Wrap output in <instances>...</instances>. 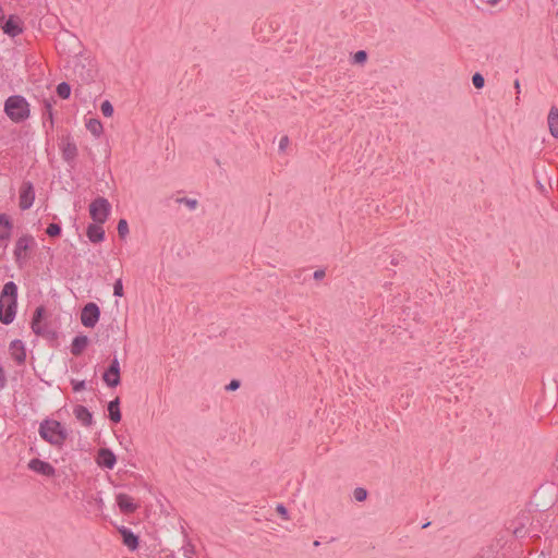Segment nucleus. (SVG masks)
<instances>
[{"label": "nucleus", "mask_w": 558, "mask_h": 558, "mask_svg": "<svg viewBox=\"0 0 558 558\" xmlns=\"http://www.w3.org/2000/svg\"><path fill=\"white\" fill-rule=\"evenodd\" d=\"M53 104L56 100L51 98H45L43 100V123L46 125V122H50V128H53Z\"/></svg>", "instance_id": "obj_20"}, {"label": "nucleus", "mask_w": 558, "mask_h": 558, "mask_svg": "<svg viewBox=\"0 0 558 558\" xmlns=\"http://www.w3.org/2000/svg\"><path fill=\"white\" fill-rule=\"evenodd\" d=\"M177 203L186 205L190 209H195L197 207V201L189 197H180L177 198Z\"/></svg>", "instance_id": "obj_32"}, {"label": "nucleus", "mask_w": 558, "mask_h": 558, "mask_svg": "<svg viewBox=\"0 0 558 558\" xmlns=\"http://www.w3.org/2000/svg\"><path fill=\"white\" fill-rule=\"evenodd\" d=\"M113 295L120 298L123 296V284L121 279L116 280L113 284Z\"/></svg>", "instance_id": "obj_35"}, {"label": "nucleus", "mask_w": 558, "mask_h": 558, "mask_svg": "<svg viewBox=\"0 0 558 558\" xmlns=\"http://www.w3.org/2000/svg\"><path fill=\"white\" fill-rule=\"evenodd\" d=\"M116 500L120 511L124 514L134 513L137 509V505L133 502V498L126 494H118Z\"/></svg>", "instance_id": "obj_14"}, {"label": "nucleus", "mask_w": 558, "mask_h": 558, "mask_svg": "<svg viewBox=\"0 0 558 558\" xmlns=\"http://www.w3.org/2000/svg\"><path fill=\"white\" fill-rule=\"evenodd\" d=\"M513 85H514V88L517 89V93L519 94V93H520V81L517 78V80L514 81V84H513Z\"/></svg>", "instance_id": "obj_41"}, {"label": "nucleus", "mask_w": 558, "mask_h": 558, "mask_svg": "<svg viewBox=\"0 0 558 558\" xmlns=\"http://www.w3.org/2000/svg\"><path fill=\"white\" fill-rule=\"evenodd\" d=\"M57 94L61 99H68L71 95V86L66 82H61L57 85Z\"/></svg>", "instance_id": "obj_26"}, {"label": "nucleus", "mask_w": 558, "mask_h": 558, "mask_svg": "<svg viewBox=\"0 0 558 558\" xmlns=\"http://www.w3.org/2000/svg\"><path fill=\"white\" fill-rule=\"evenodd\" d=\"M100 317L99 306L94 303H87L81 312V323L87 328H93L98 323Z\"/></svg>", "instance_id": "obj_7"}, {"label": "nucleus", "mask_w": 558, "mask_h": 558, "mask_svg": "<svg viewBox=\"0 0 558 558\" xmlns=\"http://www.w3.org/2000/svg\"><path fill=\"white\" fill-rule=\"evenodd\" d=\"M4 112L13 122H24L31 114L29 104L24 96L12 95L4 102Z\"/></svg>", "instance_id": "obj_3"}, {"label": "nucleus", "mask_w": 558, "mask_h": 558, "mask_svg": "<svg viewBox=\"0 0 558 558\" xmlns=\"http://www.w3.org/2000/svg\"><path fill=\"white\" fill-rule=\"evenodd\" d=\"M5 17L2 7L0 5V21H3Z\"/></svg>", "instance_id": "obj_42"}, {"label": "nucleus", "mask_w": 558, "mask_h": 558, "mask_svg": "<svg viewBox=\"0 0 558 558\" xmlns=\"http://www.w3.org/2000/svg\"><path fill=\"white\" fill-rule=\"evenodd\" d=\"M88 344V338L87 336H76L71 344V353L75 356H78L83 353V351L86 349Z\"/></svg>", "instance_id": "obj_23"}, {"label": "nucleus", "mask_w": 558, "mask_h": 558, "mask_svg": "<svg viewBox=\"0 0 558 558\" xmlns=\"http://www.w3.org/2000/svg\"><path fill=\"white\" fill-rule=\"evenodd\" d=\"M71 385L74 392L82 391L86 388L85 380L72 379Z\"/></svg>", "instance_id": "obj_34"}, {"label": "nucleus", "mask_w": 558, "mask_h": 558, "mask_svg": "<svg viewBox=\"0 0 558 558\" xmlns=\"http://www.w3.org/2000/svg\"><path fill=\"white\" fill-rule=\"evenodd\" d=\"M73 414L84 426L88 427L93 424V414L86 407L81 404L75 405Z\"/></svg>", "instance_id": "obj_19"}, {"label": "nucleus", "mask_w": 558, "mask_h": 558, "mask_svg": "<svg viewBox=\"0 0 558 558\" xmlns=\"http://www.w3.org/2000/svg\"><path fill=\"white\" fill-rule=\"evenodd\" d=\"M86 129L96 137H99L104 131L100 120L94 118L86 122Z\"/></svg>", "instance_id": "obj_24"}, {"label": "nucleus", "mask_w": 558, "mask_h": 558, "mask_svg": "<svg viewBox=\"0 0 558 558\" xmlns=\"http://www.w3.org/2000/svg\"><path fill=\"white\" fill-rule=\"evenodd\" d=\"M240 380L238 379H232L227 386H226V390L227 391H235L236 389L240 388Z\"/></svg>", "instance_id": "obj_36"}, {"label": "nucleus", "mask_w": 558, "mask_h": 558, "mask_svg": "<svg viewBox=\"0 0 558 558\" xmlns=\"http://www.w3.org/2000/svg\"><path fill=\"white\" fill-rule=\"evenodd\" d=\"M17 286L13 281L4 283L0 294V322L3 325L11 324L16 315Z\"/></svg>", "instance_id": "obj_1"}, {"label": "nucleus", "mask_w": 558, "mask_h": 558, "mask_svg": "<svg viewBox=\"0 0 558 558\" xmlns=\"http://www.w3.org/2000/svg\"><path fill=\"white\" fill-rule=\"evenodd\" d=\"M276 510L283 519H288V510L282 504L277 505Z\"/></svg>", "instance_id": "obj_38"}, {"label": "nucleus", "mask_w": 558, "mask_h": 558, "mask_svg": "<svg viewBox=\"0 0 558 558\" xmlns=\"http://www.w3.org/2000/svg\"><path fill=\"white\" fill-rule=\"evenodd\" d=\"M13 230V221L8 214H0V241H8Z\"/></svg>", "instance_id": "obj_17"}, {"label": "nucleus", "mask_w": 558, "mask_h": 558, "mask_svg": "<svg viewBox=\"0 0 558 558\" xmlns=\"http://www.w3.org/2000/svg\"><path fill=\"white\" fill-rule=\"evenodd\" d=\"M2 29L4 34L11 37H15L23 32L20 19L14 15H10L9 19L5 20L4 24L2 25Z\"/></svg>", "instance_id": "obj_16"}, {"label": "nucleus", "mask_w": 558, "mask_h": 558, "mask_svg": "<svg viewBox=\"0 0 558 558\" xmlns=\"http://www.w3.org/2000/svg\"><path fill=\"white\" fill-rule=\"evenodd\" d=\"M367 60V52L365 50H359L353 54V63L363 64Z\"/></svg>", "instance_id": "obj_30"}, {"label": "nucleus", "mask_w": 558, "mask_h": 558, "mask_svg": "<svg viewBox=\"0 0 558 558\" xmlns=\"http://www.w3.org/2000/svg\"><path fill=\"white\" fill-rule=\"evenodd\" d=\"M429 525H430V522L423 523V524H421V529H426Z\"/></svg>", "instance_id": "obj_44"}, {"label": "nucleus", "mask_w": 558, "mask_h": 558, "mask_svg": "<svg viewBox=\"0 0 558 558\" xmlns=\"http://www.w3.org/2000/svg\"><path fill=\"white\" fill-rule=\"evenodd\" d=\"M7 375H5V372L2 367V365L0 364V390H2L5 386H7Z\"/></svg>", "instance_id": "obj_37"}, {"label": "nucleus", "mask_w": 558, "mask_h": 558, "mask_svg": "<svg viewBox=\"0 0 558 558\" xmlns=\"http://www.w3.org/2000/svg\"><path fill=\"white\" fill-rule=\"evenodd\" d=\"M288 143H289V138H288V136H282V137L280 138V142H279V149H280V150H284V149H286V147L288 146Z\"/></svg>", "instance_id": "obj_39"}, {"label": "nucleus", "mask_w": 558, "mask_h": 558, "mask_svg": "<svg viewBox=\"0 0 558 558\" xmlns=\"http://www.w3.org/2000/svg\"><path fill=\"white\" fill-rule=\"evenodd\" d=\"M102 223H89L86 229V235L92 243H100L105 240V230Z\"/></svg>", "instance_id": "obj_18"}, {"label": "nucleus", "mask_w": 558, "mask_h": 558, "mask_svg": "<svg viewBox=\"0 0 558 558\" xmlns=\"http://www.w3.org/2000/svg\"><path fill=\"white\" fill-rule=\"evenodd\" d=\"M315 547L319 546L320 543L318 541H315L314 544H313Z\"/></svg>", "instance_id": "obj_45"}, {"label": "nucleus", "mask_w": 558, "mask_h": 558, "mask_svg": "<svg viewBox=\"0 0 558 558\" xmlns=\"http://www.w3.org/2000/svg\"><path fill=\"white\" fill-rule=\"evenodd\" d=\"M500 0H487V3L490 5H496Z\"/></svg>", "instance_id": "obj_43"}, {"label": "nucleus", "mask_w": 558, "mask_h": 558, "mask_svg": "<svg viewBox=\"0 0 558 558\" xmlns=\"http://www.w3.org/2000/svg\"><path fill=\"white\" fill-rule=\"evenodd\" d=\"M472 83H473L475 88L481 89L485 85V78H484V76L481 73L476 72L472 76Z\"/></svg>", "instance_id": "obj_31"}, {"label": "nucleus", "mask_w": 558, "mask_h": 558, "mask_svg": "<svg viewBox=\"0 0 558 558\" xmlns=\"http://www.w3.org/2000/svg\"><path fill=\"white\" fill-rule=\"evenodd\" d=\"M35 201V189L31 181H24L20 187V203L22 210L29 209Z\"/></svg>", "instance_id": "obj_10"}, {"label": "nucleus", "mask_w": 558, "mask_h": 558, "mask_svg": "<svg viewBox=\"0 0 558 558\" xmlns=\"http://www.w3.org/2000/svg\"><path fill=\"white\" fill-rule=\"evenodd\" d=\"M118 234L120 239L124 240L129 234V225L125 219H120L117 226Z\"/></svg>", "instance_id": "obj_27"}, {"label": "nucleus", "mask_w": 558, "mask_h": 558, "mask_svg": "<svg viewBox=\"0 0 558 558\" xmlns=\"http://www.w3.org/2000/svg\"><path fill=\"white\" fill-rule=\"evenodd\" d=\"M102 379L109 387H117L121 383L120 363L117 356L110 361L109 366L102 374Z\"/></svg>", "instance_id": "obj_8"}, {"label": "nucleus", "mask_w": 558, "mask_h": 558, "mask_svg": "<svg viewBox=\"0 0 558 558\" xmlns=\"http://www.w3.org/2000/svg\"><path fill=\"white\" fill-rule=\"evenodd\" d=\"M96 461L99 466L111 470L117 463V458L111 449L100 448L97 452Z\"/></svg>", "instance_id": "obj_12"}, {"label": "nucleus", "mask_w": 558, "mask_h": 558, "mask_svg": "<svg viewBox=\"0 0 558 558\" xmlns=\"http://www.w3.org/2000/svg\"><path fill=\"white\" fill-rule=\"evenodd\" d=\"M111 213V204L102 196L96 197L89 204V216L96 223H105Z\"/></svg>", "instance_id": "obj_5"}, {"label": "nucleus", "mask_w": 558, "mask_h": 558, "mask_svg": "<svg viewBox=\"0 0 558 558\" xmlns=\"http://www.w3.org/2000/svg\"><path fill=\"white\" fill-rule=\"evenodd\" d=\"M28 469L35 473L47 477H53L56 475V469L47 461L34 458L28 462Z\"/></svg>", "instance_id": "obj_11"}, {"label": "nucleus", "mask_w": 558, "mask_h": 558, "mask_svg": "<svg viewBox=\"0 0 558 558\" xmlns=\"http://www.w3.org/2000/svg\"><path fill=\"white\" fill-rule=\"evenodd\" d=\"M61 226L59 223H50L47 229H46V233L48 236L50 238H58L61 235Z\"/></svg>", "instance_id": "obj_28"}, {"label": "nucleus", "mask_w": 558, "mask_h": 558, "mask_svg": "<svg viewBox=\"0 0 558 558\" xmlns=\"http://www.w3.org/2000/svg\"><path fill=\"white\" fill-rule=\"evenodd\" d=\"M119 533L122 536L123 545L126 546L130 550L134 551L138 548L140 538L129 527L121 526L119 529Z\"/></svg>", "instance_id": "obj_15"}, {"label": "nucleus", "mask_w": 558, "mask_h": 558, "mask_svg": "<svg viewBox=\"0 0 558 558\" xmlns=\"http://www.w3.org/2000/svg\"><path fill=\"white\" fill-rule=\"evenodd\" d=\"M325 275L326 274H325L324 269H317V270L314 271L313 277H314L315 280H322L325 277Z\"/></svg>", "instance_id": "obj_40"}, {"label": "nucleus", "mask_w": 558, "mask_h": 558, "mask_svg": "<svg viewBox=\"0 0 558 558\" xmlns=\"http://www.w3.org/2000/svg\"><path fill=\"white\" fill-rule=\"evenodd\" d=\"M356 501H364L367 498V490L362 487H356L353 492Z\"/></svg>", "instance_id": "obj_33"}, {"label": "nucleus", "mask_w": 558, "mask_h": 558, "mask_svg": "<svg viewBox=\"0 0 558 558\" xmlns=\"http://www.w3.org/2000/svg\"><path fill=\"white\" fill-rule=\"evenodd\" d=\"M38 433L40 437L51 446L61 449L68 437V429L61 424V422L52 418H45L39 424Z\"/></svg>", "instance_id": "obj_2"}, {"label": "nucleus", "mask_w": 558, "mask_h": 558, "mask_svg": "<svg viewBox=\"0 0 558 558\" xmlns=\"http://www.w3.org/2000/svg\"><path fill=\"white\" fill-rule=\"evenodd\" d=\"M35 244V239L31 234H24L20 236L15 243L14 248V257L17 264L21 260H25L27 258L26 252Z\"/></svg>", "instance_id": "obj_9"}, {"label": "nucleus", "mask_w": 558, "mask_h": 558, "mask_svg": "<svg viewBox=\"0 0 558 558\" xmlns=\"http://www.w3.org/2000/svg\"><path fill=\"white\" fill-rule=\"evenodd\" d=\"M547 123L550 134L558 138V108L553 106L548 112Z\"/></svg>", "instance_id": "obj_22"}, {"label": "nucleus", "mask_w": 558, "mask_h": 558, "mask_svg": "<svg viewBox=\"0 0 558 558\" xmlns=\"http://www.w3.org/2000/svg\"><path fill=\"white\" fill-rule=\"evenodd\" d=\"M60 149L63 160L71 167H74L75 159L78 155L76 144L73 142L71 135H64L60 140Z\"/></svg>", "instance_id": "obj_6"}, {"label": "nucleus", "mask_w": 558, "mask_h": 558, "mask_svg": "<svg viewBox=\"0 0 558 558\" xmlns=\"http://www.w3.org/2000/svg\"><path fill=\"white\" fill-rule=\"evenodd\" d=\"M100 110H101V113L106 118L112 117V114L114 112L113 106H112V104L109 100H105V101L101 102Z\"/></svg>", "instance_id": "obj_29"}, {"label": "nucleus", "mask_w": 558, "mask_h": 558, "mask_svg": "<svg viewBox=\"0 0 558 558\" xmlns=\"http://www.w3.org/2000/svg\"><path fill=\"white\" fill-rule=\"evenodd\" d=\"M31 328L36 336L47 340L57 339V332L51 329L50 324L46 320V308L44 305L36 307L32 317Z\"/></svg>", "instance_id": "obj_4"}, {"label": "nucleus", "mask_w": 558, "mask_h": 558, "mask_svg": "<svg viewBox=\"0 0 558 558\" xmlns=\"http://www.w3.org/2000/svg\"><path fill=\"white\" fill-rule=\"evenodd\" d=\"M108 416L112 423H119L122 418L120 411V398L117 397L108 403Z\"/></svg>", "instance_id": "obj_21"}, {"label": "nucleus", "mask_w": 558, "mask_h": 558, "mask_svg": "<svg viewBox=\"0 0 558 558\" xmlns=\"http://www.w3.org/2000/svg\"><path fill=\"white\" fill-rule=\"evenodd\" d=\"M10 354L16 364L22 365L26 361V349L22 340L11 341L9 347Z\"/></svg>", "instance_id": "obj_13"}, {"label": "nucleus", "mask_w": 558, "mask_h": 558, "mask_svg": "<svg viewBox=\"0 0 558 558\" xmlns=\"http://www.w3.org/2000/svg\"><path fill=\"white\" fill-rule=\"evenodd\" d=\"M513 523L515 524L513 535L517 538L524 537L526 535L525 522L521 518H518Z\"/></svg>", "instance_id": "obj_25"}]
</instances>
